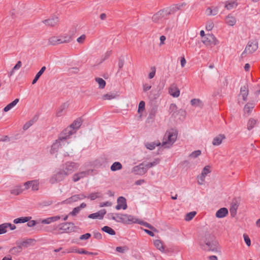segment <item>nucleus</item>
I'll list each match as a JSON object with an SVG mask.
<instances>
[{"label":"nucleus","instance_id":"obj_1","mask_svg":"<svg viewBox=\"0 0 260 260\" xmlns=\"http://www.w3.org/2000/svg\"><path fill=\"white\" fill-rule=\"evenodd\" d=\"M218 242L213 236L210 234L205 235L204 244L202 245V248L207 251H218Z\"/></svg>","mask_w":260,"mask_h":260},{"label":"nucleus","instance_id":"obj_2","mask_svg":"<svg viewBox=\"0 0 260 260\" xmlns=\"http://www.w3.org/2000/svg\"><path fill=\"white\" fill-rule=\"evenodd\" d=\"M72 40V36L70 35H64L57 37L53 36L48 40L49 44L51 45H56L62 43H68Z\"/></svg>","mask_w":260,"mask_h":260},{"label":"nucleus","instance_id":"obj_3","mask_svg":"<svg viewBox=\"0 0 260 260\" xmlns=\"http://www.w3.org/2000/svg\"><path fill=\"white\" fill-rule=\"evenodd\" d=\"M82 121L81 118H78L76 119L69 126L64 129L61 133L66 136L68 138L70 136L75 133L76 131L81 125Z\"/></svg>","mask_w":260,"mask_h":260},{"label":"nucleus","instance_id":"obj_4","mask_svg":"<svg viewBox=\"0 0 260 260\" xmlns=\"http://www.w3.org/2000/svg\"><path fill=\"white\" fill-rule=\"evenodd\" d=\"M68 138L65 136L63 133H61L59 135V136L57 140H56L55 142H54L51 146V148L50 149V153L52 154L55 153L58 151V149L61 146V142L63 141H65Z\"/></svg>","mask_w":260,"mask_h":260},{"label":"nucleus","instance_id":"obj_5","mask_svg":"<svg viewBox=\"0 0 260 260\" xmlns=\"http://www.w3.org/2000/svg\"><path fill=\"white\" fill-rule=\"evenodd\" d=\"M258 48V41L255 40L252 41H249L244 51L241 54L242 57H243L245 53H248L249 54H251L255 52Z\"/></svg>","mask_w":260,"mask_h":260},{"label":"nucleus","instance_id":"obj_6","mask_svg":"<svg viewBox=\"0 0 260 260\" xmlns=\"http://www.w3.org/2000/svg\"><path fill=\"white\" fill-rule=\"evenodd\" d=\"M203 43L206 46H214L219 43L218 41L213 34H207L203 38Z\"/></svg>","mask_w":260,"mask_h":260},{"label":"nucleus","instance_id":"obj_7","mask_svg":"<svg viewBox=\"0 0 260 260\" xmlns=\"http://www.w3.org/2000/svg\"><path fill=\"white\" fill-rule=\"evenodd\" d=\"M67 176V173L63 172L62 170H60L50 178L49 182L51 184H54L61 181Z\"/></svg>","mask_w":260,"mask_h":260},{"label":"nucleus","instance_id":"obj_8","mask_svg":"<svg viewBox=\"0 0 260 260\" xmlns=\"http://www.w3.org/2000/svg\"><path fill=\"white\" fill-rule=\"evenodd\" d=\"M177 139V134L175 132H169L167 140L162 142L161 146L165 148H170L175 142Z\"/></svg>","mask_w":260,"mask_h":260},{"label":"nucleus","instance_id":"obj_9","mask_svg":"<svg viewBox=\"0 0 260 260\" xmlns=\"http://www.w3.org/2000/svg\"><path fill=\"white\" fill-rule=\"evenodd\" d=\"M75 229L76 227L73 222H65L59 225V230L67 233L74 232Z\"/></svg>","mask_w":260,"mask_h":260},{"label":"nucleus","instance_id":"obj_10","mask_svg":"<svg viewBox=\"0 0 260 260\" xmlns=\"http://www.w3.org/2000/svg\"><path fill=\"white\" fill-rule=\"evenodd\" d=\"M179 9V7L175 6L170 9H163L159 11L161 17L162 19H167L168 16L172 14L175 13Z\"/></svg>","mask_w":260,"mask_h":260},{"label":"nucleus","instance_id":"obj_11","mask_svg":"<svg viewBox=\"0 0 260 260\" xmlns=\"http://www.w3.org/2000/svg\"><path fill=\"white\" fill-rule=\"evenodd\" d=\"M121 222L124 224H131L138 222V219L131 215L122 214Z\"/></svg>","mask_w":260,"mask_h":260},{"label":"nucleus","instance_id":"obj_12","mask_svg":"<svg viewBox=\"0 0 260 260\" xmlns=\"http://www.w3.org/2000/svg\"><path fill=\"white\" fill-rule=\"evenodd\" d=\"M132 172L135 174L142 175L147 172V168L145 167L144 164L143 162L133 167Z\"/></svg>","mask_w":260,"mask_h":260},{"label":"nucleus","instance_id":"obj_13","mask_svg":"<svg viewBox=\"0 0 260 260\" xmlns=\"http://www.w3.org/2000/svg\"><path fill=\"white\" fill-rule=\"evenodd\" d=\"M93 172V170H88L86 171H83L75 174L73 176V180L74 182H77L80 179L83 178L86 176L91 175Z\"/></svg>","mask_w":260,"mask_h":260},{"label":"nucleus","instance_id":"obj_14","mask_svg":"<svg viewBox=\"0 0 260 260\" xmlns=\"http://www.w3.org/2000/svg\"><path fill=\"white\" fill-rule=\"evenodd\" d=\"M58 21L59 20L58 17L56 16H53L47 19L43 20L42 22L47 26L54 27L57 25Z\"/></svg>","mask_w":260,"mask_h":260},{"label":"nucleus","instance_id":"obj_15","mask_svg":"<svg viewBox=\"0 0 260 260\" xmlns=\"http://www.w3.org/2000/svg\"><path fill=\"white\" fill-rule=\"evenodd\" d=\"M77 167L78 166L76 165V163L68 162L64 165L62 170L63 172L67 173V175H68L69 174L72 173L74 171V169H76Z\"/></svg>","mask_w":260,"mask_h":260},{"label":"nucleus","instance_id":"obj_16","mask_svg":"<svg viewBox=\"0 0 260 260\" xmlns=\"http://www.w3.org/2000/svg\"><path fill=\"white\" fill-rule=\"evenodd\" d=\"M85 198H86V196L84 194H75L64 200L63 201V203L70 204L72 202H77L78 200H82Z\"/></svg>","mask_w":260,"mask_h":260},{"label":"nucleus","instance_id":"obj_17","mask_svg":"<svg viewBox=\"0 0 260 260\" xmlns=\"http://www.w3.org/2000/svg\"><path fill=\"white\" fill-rule=\"evenodd\" d=\"M126 200L125 198L120 197L117 199V205L116 206L115 208L117 210L122 209L125 210L127 208Z\"/></svg>","mask_w":260,"mask_h":260},{"label":"nucleus","instance_id":"obj_18","mask_svg":"<svg viewBox=\"0 0 260 260\" xmlns=\"http://www.w3.org/2000/svg\"><path fill=\"white\" fill-rule=\"evenodd\" d=\"M106 211L105 209H102L98 212L90 214L88 215V217L91 219L99 218L102 219L103 218L104 216L106 214Z\"/></svg>","mask_w":260,"mask_h":260},{"label":"nucleus","instance_id":"obj_19","mask_svg":"<svg viewBox=\"0 0 260 260\" xmlns=\"http://www.w3.org/2000/svg\"><path fill=\"white\" fill-rule=\"evenodd\" d=\"M169 93L173 97L177 98L180 95V90L176 84H173L169 88Z\"/></svg>","mask_w":260,"mask_h":260},{"label":"nucleus","instance_id":"obj_20","mask_svg":"<svg viewBox=\"0 0 260 260\" xmlns=\"http://www.w3.org/2000/svg\"><path fill=\"white\" fill-rule=\"evenodd\" d=\"M228 214V210L225 207H223L217 210L216 213V216L217 218H223L226 216Z\"/></svg>","mask_w":260,"mask_h":260},{"label":"nucleus","instance_id":"obj_21","mask_svg":"<svg viewBox=\"0 0 260 260\" xmlns=\"http://www.w3.org/2000/svg\"><path fill=\"white\" fill-rule=\"evenodd\" d=\"M60 219V216H52V217H50L43 219L41 221V223L43 224H49L51 222L57 221Z\"/></svg>","mask_w":260,"mask_h":260},{"label":"nucleus","instance_id":"obj_22","mask_svg":"<svg viewBox=\"0 0 260 260\" xmlns=\"http://www.w3.org/2000/svg\"><path fill=\"white\" fill-rule=\"evenodd\" d=\"M35 241L34 239H28L26 240L22 241L21 242H19L17 241L16 242V244H19L20 246L22 248V247L26 248L28 246V245H31V244Z\"/></svg>","mask_w":260,"mask_h":260},{"label":"nucleus","instance_id":"obj_23","mask_svg":"<svg viewBox=\"0 0 260 260\" xmlns=\"http://www.w3.org/2000/svg\"><path fill=\"white\" fill-rule=\"evenodd\" d=\"M241 94L242 95L243 100L246 101L248 94V84L241 87L240 89Z\"/></svg>","mask_w":260,"mask_h":260},{"label":"nucleus","instance_id":"obj_24","mask_svg":"<svg viewBox=\"0 0 260 260\" xmlns=\"http://www.w3.org/2000/svg\"><path fill=\"white\" fill-rule=\"evenodd\" d=\"M224 138L225 136L223 135H219L213 139L212 144L214 146H218L221 143L222 140Z\"/></svg>","mask_w":260,"mask_h":260},{"label":"nucleus","instance_id":"obj_25","mask_svg":"<svg viewBox=\"0 0 260 260\" xmlns=\"http://www.w3.org/2000/svg\"><path fill=\"white\" fill-rule=\"evenodd\" d=\"M237 6L238 3L236 1L230 0L226 2L224 7L228 10H231L236 8Z\"/></svg>","mask_w":260,"mask_h":260},{"label":"nucleus","instance_id":"obj_26","mask_svg":"<svg viewBox=\"0 0 260 260\" xmlns=\"http://www.w3.org/2000/svg\"><path fill=\"white\" fill-rule=\"evenodd\" d=\"M31 218V217L29 216L21 217L15 219L13 220V222L15 224L25 223L29 221Z\"/></svg>","mask_w":260,"mask_h":260},{"label":"nucleus","instance_id":"obj_27","mask_svg":"<svg viewBox=\"0 0 260 260\" xmlns=\"http://www.w3.org/2000/svg\"><path fill=\"white\" fill-rule=\"evenodd\" d=\"M191 105L196 107L203 108L204 104L203 102L199 99H193L190 101Z\"/></svg>","mask_w":260,"mask_h":260},{"label":"nucleus","instance_id":"obj_28","mask_svg":"<svg viewBox=\"0 0 260 260\" xmlns=\"http://www.w3.org/2000/svg\"><path fill=\"white\" fill-rule=\"evenodd\" d=\"M210 172V167L209 166H205L201 173V175L200 177V179L202 182L205 180L206 176Z\"/></svg>","mask_w":260,"mask_h":260},{"label":"nucleus","instance_id":"obj_29","mask_svg":"<svg viewBox=\"0 0 260 260\" xmlns=\"http://www.w3.org/2000/svg\"><path fill=\"white\" fill-rule=\"evenodd\" d=\"M23 190L24 189L22 188L21 186L17 185L11 189L10 192L12 194L17 196L20 194Z\"/></svg>","mask_w":260,"mask_h":260},{"label":"nucleus","instance_id":"obj_30","mask_svg":"<svg viewBox=\"0 0 260 260\" xmlns=\"http://www.w3.org/2000/svg\"><path fill=\"white\" fill-rule=\"evenodd\" d=\"M46 67L44 66L42 67L41 70L37 73L36 76L35 77L34 79L32 80V84H35L37 81L39 80L41 76L43 74V73L46 70Z\"/></svg>","mask_w":260,"mask_h":260},{"label":"nucleus","instance_id":"obj_31","mask_svg":"<svg viewBox=\"0 0 260 260\" xmlns=\"http://www.w3.org/2000/svg\"><path fill=\"white\" fill-rule=\"evenodd\" d=\"M19 99H16L12 102L7 105L4 109V111L7 112L13 108L19 102Z\"/></svg>","mask_w":260,"mask_h":260},{"label":"nucleus","instance_id":"obj_32","mask_svg":"<svg viewBox=\"0 0 260 260\" xmlns=\"http://www.w3.org/2000/svg\"><path fill=\"white\" fill-rule=\"evenodd\" d=\"M238 206L239 205L237 201L232 203L231 208H230V212L232 216L234 217L236 215Z\"/></svg>","mask_w":260,"mask_h":260},{"label":"nucleus","instance_id":"obj_33","mask_svg":"<svg viewBox=\"0 0 260 260\" xmlns=\"http://www.w3.org/2000/svg\"><path fill=\"white\" fill-rule=\"evenodd\" d=\"M225 21L226 23L230 26L234 25L236 22V18L230 15L226 17Z\"/></svg>","mask_w":260,"mask_h":260},{"label":"nucleus","instance_id":"obj_34","mask_svg":"<svg viewBox=\"0 0 260 260\" xmlns=\"http://www.w3.org/2000/svg\"><path fill=\"white\" fill-rule=\"evenodd\" d=\"M136 223H139L141 225H143V226L147 228H149L152 231L157 232V230L154 226H153L152 225H151V224L146 222L141 221L138 219V222H137Z\"/></svg>","mask_w":260,"mask_h":260},{"label":"nucleus","instance_id":"obj_35","mask_svg":"<svg viewBox=\"0 0 260 260\" xmlns=\"http://www.w3.org/2000/svg\"><path fill=\"white\" fill-rule=\"evenodd\" d=\"M17 246L11 248L9 250V252L12 254L15 255L18 253H20L22 251V248L19 244H17Z\"/></svg>","mask_w":260,"mask_h":260},{"label":"nucleus","instance_id":"obj_36","mask_svg":"<svg viewBox=\"0 0 260 260\" xmlns=\"http://www.w3.org/2000/svg\"><path fill=\"white\" fill-rule=\"evenodd\" d=\"M122 165L119 162H115L111 166L110 169L112 171H116L121 169Z\"/></svg>","mask_w":260,"mask_h":260},{"label":"nucleus","instance_id":"obj_37","mask_svg":"<svg viewBox=\"0 0 260 260\" xmlns=\"http://www.w3.org/2000/svg\"><path fill=\"white\" fill-rule=\"evenodd\" d=\"M154 244L155 245V246L158 249H159L160 251H162V252H164L165 251V247L164 246V245H162L161 242L160 240H156L154 241Z\"/></svg>","mask_w":260,"mask_h":260},{"label":"nucleus","instance_id":"obj_38","mask_svg":"<svg viewBox=\"0 0 260 260\" xmlns=\"http://www.w3.org/2000/svg\"><path fill=\"white\" fill-rule=\"evenodd\" d=\"M102 230L110 235H115L116 234L115 231L108 226H105L103 227L102 228Z\"/></svg>","mask_w":260,"mask_h":260},{"label":"nucleus","instance_id":"obj_39","mask_svg":"<svg viewBox=\"0 0 260 260\" xmlns=\"http://www.w3.org/2000/svg\"><path fill=\"white\" fill-rule=\"evenodd\" d=\"M95 81L99 84V87L103 89L106 84V81L101 78L97 77L95 79Z\"/></svg>","mask_w":260,"mask_h":260},{"label":"nucleus","instance_id":"obj_40","mask_svg":"<svg viewBox=\"0 0 260 260\" xmlns=\"http://www.w3.org/2000/svg\"><path fill=\"white\" fill-rule=\"evenodd\" d=\"M118 95L115 93H108L103 95V98L105 100H110L116 98Z\"/></svg>","mask_w":260,"mask_h":260},{"label":"nucleus","instance_id":"obj_41","mask_svg":"<svg viewBox=\"0 0 260 260\" xmlns=\"http://www.w3.org/2000/svg\"><path fill=\"white\" fill-rule=\"evenodd\" d=\"M257 122V120L253 118H250L247 123V129L250 131L252 129Z\"/></svg>","mask_w":260,"mask_h":260},{"label":"nucleus","instance_id":"obj_42","mask_svg":"<svg viewBox=\"0 0 260 260\" xmlns=\"http://www.w3.org/2000/svg\"><path fill=\"white\" fill-rule=\"evenodd\" d=\"M157 107L156 106L152 107V108H151V109L149 112L148 118H150V119H153L154 118V117L155 116V115L157 113Z\"/></svg>","mask_w":260,"mask_h":260},{"label":"nucleus","instance_id":"obj_43","mask_svg":"<svg viewBox=\"0 0 260 260\" xmlns=\"http://www.w3.org/2000/svg\"><path fill=\"white\" fill-rule=\"evenodd\" d=\"M159 161H160L159 159L156 158L152 162H148V163H147L145 165L144 164V166H145V167L147 168V170L148 168H151L152 167H154V166H156L158 164H159Z\"/></svg>","mask_w":260,"mask_h":260},{"label":"nucleus","instance_id":"obj_44","mask_svg":"<svg viewBox=\"0 0 260 260\" xmlns=\"http://www.w3.org/2000/svg\"><path fill=\"white\" fill-rule=\"evenodd\" d=\"M160 145V143H155L154 142L151 143H147L145 144V146L146 148L150 150H153L156 146H159Z\"/></svg>","mask_w":260,"mask_h":260},{"label":"nucleus","instance_id":"obj_45","mask_svg":"<svg viewBox=\"0 0 260 260\" xmlns=\"http://www.w3.org/2000/svg\"><path fill=\"white\" fill-rule=\"evenodd\" d=\"M162 19V18L159 11L155 14L152 17V21L155 23L158 22Z\"/></svg>","mask_w":260,"mask_h":260},{"label":"nucleus","instance_id":"obj_46","mask_svg":"<svg viewBox=\"0 0 260 260\" xmlns=\"http://www.w3.org/2000/svg\"><path fill=\"white\" fill-rule=\"evenodd\" d=\"M101 197V193L100 192H94L90 193L88 196H86V198L90 199L91 200H94Z\"/></svg>","mask_w":260,"mask_h":260},{"label":"nucleus","instance_id":"obj_47","mask_svg":"<svg viewBox=\"0 0 260 260\" xmlns=\"http://www.w3.org/2000/svg\"><path fill=\"white\" fill-rule=\"evenodd\" d=\"M197 212L196 211L190 212L186 214L185 219L186 221L191 220L194 216L196 215Z\"/></svg>","mask_w":260,"mask_h":260},{"label":"nucleus","instance_id":"obj_48","mask_svg":"<svg viewBox=\"0 0 260 260\" xmlns=\"http://www.w3.org/2000/svg\"><path fill=\"white\" fill-rule=\"evenodd\" d=\"M66 108V104H62L59 108V109L56 112V116L60 117L62 115V113L63 110Z\"/></svg>","mask_w":260,"mask_h":260},{"label":"nucleus","instance_id":"obj_49","mask_svg":"<svg viewBox=\"0 0 260 260\" xmlns=\"http://www.w3.org/2000/svg\"><path fill=\"white\" fill-rule=\"evenodd\" d=\"M145 103L144 101H142L139 103L138 112L139 113H141L145 109Z\"/></svg>","mask_w":260,"mask_h":260},{"label":"nucleus","instance_id":"obj_50","mask_svg":"<svg viewBox=\"0 0 260 260\" xmlns=\"http://www.w3.org/2000/svg\"><path fill=\"white\" fill-rule=\"evenodd\" d=\"M31 187L32 190H38L39 189V183L36 180L31 181Z\"/></svg>","mask_w":260,"mask_h":260},{"label":"nucleus","instance_id":"obj_51","mask_svg":"<svg viewBox=\"0 0 260 260\" xmlns=\"http://www.w3.org/2000/svg\"><path fill=\"white\" fill-rule=\"evenodd\" d=\"M7 229L6 223L0 224V235L6 233L7 231Z\"/></svg>","mask_w":260,"mask_h":260},{"label":"nucleus","instance_id":"obj_52","mask_svg":"<svg viewBox=\"0 0 260 260\" xmlns=\"http://www.w3.org/2000/svg\"><path fill=\"white\" fill-rule=\"evenodd\" d=\"M201 154V151L200 150L194 151L192 152L190 155L189 156L192 158H197Z\"/></svg>","mask_w":260,"mask_h":260},{"label":"nucleus","instance_id":"obj_53","mask_svg":"<svg viewBox=\"0 0 260 260\" xmlns=\"http://www.w3.org/2000/svg\"><path fill=\"white\" fill-rule=\"evenodd\" d=\"M127 249H128V248H127L126 246H123V247L119 246V247H117L116 248V251L121 253H124L125 251L126 250H127Z\"/></svg>","mask_w":260,"mask_h":260},{"label":"nucleus","instance_id":"obj_54","mask_svg":"<svg viewBox=\"0 0 260 260\" xmlns=\"http://www.w3.org/2000/svg\"><path fill=\"white\" fill-rule=\"evenodd\" d=\"M254 106L252 104H247L244 107V110L247 112H250L253 108Z\"/></svg>","mask_w":260,"mask_h":260},{"label":"nucleus","instance_id":"obj_55","mask_svg":"<svg viewBox=\"0 0 260 260\" xmlns=\"http://www.w3.org/2000/svg\"><path fill=\"white\" fill-rule=\"evenodd\" d=\"M155 72H156V69L155 67H152L151 68V72L149 74V79H152L155 75Z\"/></svg>","mask_w":260,"mask_h":260},{"label":"nucleus","instance_id":"obj_56","mask_svg":"<svg viewBox=\"0 0 260 260\" xmlns=\"http://www.w3.org/2000/svg\"><path fill=\"white\" fill-rule=\"evenodd\" d=\"M243 237L244 241L248 246H250L251 245V241L248 236L247 234H244Z\"/></svg>","mask_w":260,"mask_h":260},{"label":"nucleus","instance_id":"obj_57","mask_svg":"<svg viewBox=\"0 0 260 260\" xmlns=\"http://www.w3.org/2000/svg\"><path fill=\"white\" fill-rule=\"evenodd\" d=\"M79 254H89V255H97V253L89 252V251H86L83 249H80Z\"/></svg>","mask_w":260,"mask_h":260},{"label":"nucleus","instance_id":"obj_58","mask_svg":"<svg viewBox=\"0 0 260 260\" xmlns=\"http://www.w3.org/2000/svg\"><path fill=\"white\" fill-rule=\"evenodd\" d=\"M80 209L78 207H75L73 211L70 213V214L73 216L76 215L80 212Z\"/></svg>","mask_w":260,"mask_h":260},{"label":"nucleus","instance_id":"obj_59","mask_svg":"<svg viewBox=\"0 0 260 260\" xmlns=\"http://www.w3.org/2000/svg\"><path fill=\"white\" fill-rule=\"evenodd\" d=\"M214 26V23L213 22L208 21L206 26V28L207 30H211Z\"/></svg>","mask_w":260,"mask_h":260},{"label":"nucleus","instance_id":"obj_60","mask_svg":"<svg viewBox=\"0 0 260 260\" xmlns=\"http://www.w3.org/2000/svg\"><path fill=\"white\" fill-rule=\"evenodd\" d=\"M90 237H91V234L90 233H86L85 234L81 235L79 239L81 240H87V239H88L89 238H90Z\"/></svg>","mask_w":260,"mask_h":260},{"label":"nucleus","instance_id":"obj_61","mask_svg":"<svg viewBox=\"0 0 260 260\" xmlns=\"http://www.w3.org/2000/svg\"><path fill=\"white\" fill-rule=\"evenodd\" d=\"M33 124L31 123V122L29 120L28 122H27L26 123H25L23 126V129L24 131L27 130L30 126H31Z\"/></svg>","mask_w":260,"mask_h":260},{"label":"nucleus","instance_id":"obj_62","mask_svg":"<svg viewBox=\"0 0 260 260\" xmlns=\"http://www.w3.org/2000/svg\"><path fill=\"white\" fill-rule=\"evenodd\" d=\"M86 39V36L85 35H81L77 39V41L79 43H83Z\"/></svg>","mask_w":260,"mask_h":260},{"label":"nucleus","instance_id":"obj_63","mask_svg":"<svg viewBox=\"0 0 260 260\" xmlns=\"http://www.w3.org/2000/svg\"><path fill=\"white\" fill-rule=\"evenodd\" d=\"M93 237L96 239L100 240L102 238L101 234L98 232H93Z\"/></svg>","mask_w":260,"mask_h":260},{"label":"nucleus","instance_id":"obj_64","mask_svg":"<svg viewBox=\"0 0 260 260\" xmlns=\"http://www.w3.org/2000/svg\"><path fill=\"white\" fill-rule=\"evenodd\" d=\"M52 204V201L48 200V201H45L42 202L41 203V205L43 206H48L51 205Z\"/></svg>","mask_w":260,"mask_h":260}]
</instances>
